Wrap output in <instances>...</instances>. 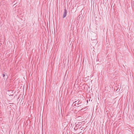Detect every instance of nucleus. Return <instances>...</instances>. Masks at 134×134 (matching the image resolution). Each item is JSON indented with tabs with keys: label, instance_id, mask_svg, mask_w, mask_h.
I'll use <instances>...</instances> for the list:
<instances>
[{
	"label": "nucleus",
	"instance_id": "nucleus-1",
	"mask_svg": "<svg viewBox=\"0 0 134 134\" xmlns=\"http://www.w3.org/2000/svg\"><path fill=\"white\" fill-rule=\"evenodd\" d=\"M97 26L96 25H94L91 28V30L92 31V32L96 33L97 31Z\"/></svg>",
	"mask_w": 134,
	"mask_h": 134
},
{
	"label": "nucleus",
	"instance_id": "nucleus-2",
	"mask_svg": "<svg viewBox=\"0 0 134 134\" xmlns=\"http://www.w3.org/2000/svg\"><path fill=\"white\" fill-rule=\"evenodd\" d=\"M67 12L66 10L65 9L63 13V18H64L66 16L67 14Z\"/></svg>",
	"mask_w": 134,
	"mask_h": 134
},
{
	"label": "nucleus",
	"instance_id": "nucleus-3",
	"mask_svg": "<svg viewBox=\"0 0 134 134\" xmlns=\"http://www.w3.org/2000/svg\"><path fill=\"white\" fill-rule=\"evenodd\" d=\"M79 102H79H79H78V103H77V101H75V102H74V103H75V106H76V104H77V105H79L80 104V103H79Z\"/></svg>",
	"mask_w": 134,
	"mask_h": 134
},
{
	"label": "nucleus",
	"instance_id": "nucleus-4",
	"mask_svg": "<svg viewBox=\"0 0 134 134\" xmlns=\"http://www.w3.org/2000/svg\"><path fill=\"white\" fill-rule=\"evenodd\" d=\"M82 107H83L82 105H80L79 106L77 107V108H81Z\"/></svg>",
	"mask_w": 134,
	"mask_h": 134
},
{
	"label": "nucleus",
	"instance_id": "nucleus-5",
	"mask_svg": "<svg viewBox=\"0 0 134 134\" xmlns=\"http://www.w3.org/2000/svg\"><path fill=\"white\" fill-rule=\"evenodd\" d=\"M3 77H4L5 76V74H3Z\"/></svg>",
	"mask_w": 134,
	"mask_h": 134
},
{
	"label": "nucleus",
	"instance_id": "nucleus-6",
	"mask_svg": "<svg viewBox=\"0 0 134 134\" xmlns=\"http://www.w3.org/2000/svg\"><path fill=\"white\" fill-rule=\"evenodd\" d=\"M85 109V108H82V109L80 110H84V109Z\"/></svg>",
	"mask_w": 134,
	"mask_h": 134
}]
</instances>
